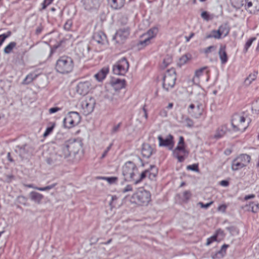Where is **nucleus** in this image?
Listing matches in <instances>:
<instances>
[{
    "mask_svg": "<svg viewBox=\"0 0 259 259\" xmlns=\"http://www.w3.org/2000/svg\"><path fill=\"white\" fill-rule=\"evenodd\" d=\"M74 68L73 59L67 55L60 56L57 59L54 65L56 72L61 74H67L72 72Z\"/></svg>",
    "mask_w": 259,
    "mask_h": 259,
    "instance_id": "1",
    "label": "nucleus"
},
{
    "mask_svg": "<svg viewBox=\"0 0 259 259\" xmlns=\"http://www.w3.org/2000/svg\"><path fill=\"white\" fill-rule=\"evenodd\" d=\"M122 173L124 180L128 182H133L137 185V180L139 178L138 168L135 163L128 161L126 162L122 167Z\"/></svg>",
    "mask_w": 259,
    "mask_h": 259,
    "instance_id": "2",
    "label": "nucleus"
},
{
    "mask_svg": "<svg viewBox=\"0 0 259 259\" xmlns=\"http://www.w3.org/2000/svg\"><path fill=\"white\" fill-rule=\"evenodd\" d=\"M151 201V195L149 191L139 189L131 197V202L138 205L147 206Z\"/></svg>",
    "mask_w": 259,
    "mask_h": 259,
    "instance_id": "3",
    "label": "nucleus"
},
{
    "mask_svg": "<svg viewBox=\"0 0 259 259\" xmlns=\"http://www.w3.org/2000/svg\"><path fill=\"white\" fill-rule=\"evenodd\" d=\"M189 154V151L186 148L184 138L180 136L178 145L173 151V155L179 162H182L188 157Z\"/></svg>",
    "mask_w": 259,
    "mask_h": 259,
    "instance_id": "4",
    "label": "nucleus"
},
{
    "mask_svg": "<svg viewBox=\"0 0 259 259\" xmlns=\"http://www.w3.org/2000/svg\"><path fill=\"white\" fill-rule=\"evenodd\" d=\"M251 156L247 154H240L233 159L231 164V168L236 171L247 166L250 162Z\"/></svg>",
    "mask_w": 259,
    "mask_h": 259,
    "instance_id": "5",
    "label": "nucleus"
},
{
    "mask_svg": "<svg viewBox=\"0 0 259 259\" xmlns=\"http://www.w3.org/2000/svg\"><path fill=\"white\" fill-rule=\"evenodd\" d=\"M232 125L235 131H244L248 126L249 122L246 121L245 117L241 114H235L232 119Z\"/></svg>",
    "mask_w": 259,
    "mask_h": 259,
    "instance_id": "6",
    "label": "nucleus"
},
{
    "mask_svg": "<svg viewBox=\"0 0 259 259\" xmlns=\"http://www.w3.org/2000/svg\"><path fill=\"white\" fill-rule=\"evenodd\" d=\"M81 120V117L77 112H69L63 119V124L65 128H71L77 125Z\"/></svg>",
    "mask_w": 259,
    "mask_h": 259,
    "instance_id": "7",
    "label": "nucleus"
},
{
    "mask_svg": "<svg viewBox=\"0 0 259 259\" xmlns=\"http://www.w3.org/2000/svg\"><path fill=\"white\" fill-rule=\"evenodd\" d=\"M97 85L95 82L90 80L80 81L78 83L76 89L77 93L80 95L85 96L95 89Z\"/></svg>",
    "mask_w": 259,
    "mask_h": 259,
    "instance_id": "8",
    "label": "nucleus"
},
{
    "mask_svg": "<svg viewBox=\"0 0 259 259\" xmlns=\"http://www.w3.org/2000/svg\"><path fill=\"white\" fill-rule=\"evenodd\" d=\"M177 75L174 70H168L163 78V88L166 91L172 89L176 83Z\"/></svg>",
    "mask_w": 259,
    "mask_h": 259,
    "instance_id": "9",
    "label": "nucleus"
},
{
    "mask_svg": "<svg viewBox=\"0 0 259 259\" xmlns=\"http://www.w3.org/2000/svg\"><path fill=\"white\" fill-rule=\"evenodd\" d=\"M129 68V63L125 58L118 61L113 66V72L118 75H124Z\"/></svg>",
    "mask_w": 259,
    "mask_h": 259,
    "instance_id": "10",
    "label": "nucleus"
},
{
    "mask_svg": "<svg viewBox=\"0 0 259 259\" xmlns=\"http://www.w3.org/2000/svg\"><path fill=\"white\" fill-rule=\"evenodd\" d=\"M158 32V28L156 27H153L150 28L147 32L143 34L142 37H145L144 39L141 40L138 45L141 47H145L149 45L151 40L155 38Z\"/></svg>",
    "mask_w": 259,
    "mask_h": 259,
    "instance_id": "11",
    "label": "nucleus"
},
{
    "mask_svg": "<svg viewBox=\"0 0 259 259\" xmlns=\"http://www.w3.org/2000/svg\"><path fill=\"white\" fill-rule=\"evenodd\" d=\"M107 37L106 35L102 32H98L94 33L93 35V43L94 45L98 46V48H96L97 52L103 50V46L107 43Z\"/></svg>",
    "mask_w": 259,
    "mask_h": 259,
    "instance_id": "12",
    "label": "nucleus"
},
{
    "mask_svg": "<svg viewBox=\"0 0 259 259\" xmlns=\"http://www.w3.org/2000/svg\"><path fill=\"white\" fill-rule=\"evenodd\" d=\"M79 149V144L75 140H68L63 147V150L65 152L64 156L65 157H68L71 153H75L77 152Z\"/></svg>",
    "mask_w": 259,
    "mask_h": 259,
    "instance_id": "13",
    "label": "nucleus"
},
{
    "mask_svg": "<svg viewBox=\"0 0 259 259\" xmlns=\"http://www.w3.org/2000/svg\"><path fill=\"white\" fill-rule=\"evenodd\" d=\"M242 5L250 14H255L259 12V0H245Z\"/></svg>",
    "mask_w": 259,
    "mask_h": 259,
    "instance_id": "14",
    "label": "nucleus"
},
{
    "mask_svg": "<svg viewBox=\"0 0 259 259\" xmlns=\"http://www.w3.org/2000/svg\"><path fill=\"white\" fill-rule=\"evenodd\" d=\"M157 174V169L154 166H151L150 168L143 171L140 175L138 180H137L136 183H140L146 177H148L149 179L153 180L155 178Z\"/></svg>",
    "mask_w": 259,
    "mask_h": 259,
    "instance_id": "15",
    "label": "nucleus"
},
{
    "mask_svg": "<svg viewBox=\"0 0 259 259\" xmlns=\"http://www.w3.org/2000/svg\"><path fill=\"white\" fill-rule=\"evenodd\" d=\"M95 104V100L92 98L82 101L81 102V109L83 113L85 115H88L92 112Z\"/></svg>",
    "mask_w": 259,
    "mask_h": 259,
    "instance_id": "16",
    "label": "nucleus"
},
{
    "mask_svg": "<svg viewBox=\"0 0 259 259\" xmlns=\"http://www.w3.org/2000/svg\"><path fill=\"white\" fill-rule=\"evenodd\" d=\"M130 35V30L128 27L119 29L114 35V39L118 43H122L126 40Z\"/></svg>",
    "mask_w": 259,
    "mask_h": 259,
    "instance_id": "17",
    "label": "nucleus"
},
{
    "mask_svg": "<svg viewBox=\"0 0 259 259\" xmlns=\"http://www.w3.org/2000/svg\"><path fill=\"white\" fill-rule=\"evenodd\" d=\"M42 71L38 68L29 73L22 81L23 85H28L33 82L36 78L42 74Z\"/></svg>",
    "mask_w": 259,
    "mask_h": 259,
    "instance_id": "18",
    "label": "nucleus"
},
{
    "mask_svg": "<svg viewBox=\"0 0 259 259\" xmlns=\"http://www.w3.org/2000/svg\"><path fill=\"white\" fill-rule=\"evenodd\" d=\"M199 104H191L188 108V113L194 118L200 117L203 113V109L201 108Z\"/></svg>",
    "mask_w": 259,
    "mask_h": 259,
    "instance_id": "19",
    "label": "nucleus"
},
{
    "mask_svg": "<svg viewBox=\"0 0 259 259\" xmlns=\"http://www.w3.org/2000/svg\"><path fill=\"white\" fill-rule=\"evenodd\" d=\"M110 84L115 91H118L125 87L126 81L124 79L113 78L110 81Z\"/></svg>",
    "mask_w": 259,
    "mask_h": 259,
    "instance_id": "20",
    "label": "nucleus"
},
{
    "mask_svg": "<svg viewBox=\"0 0 259 259\" xmlns=\"http://www.w3.org/2000/svg\"><path fill=\"white\" fill-rule=\"evenodd\" d=\"M157 139L159 146L172 147L174 146V137L171 135H168L165 139H163L161 136H159Z\"/></svg>",
    "mask_w": 259,
    "mask_h": 259,
    "instance_id": "21",
    "label": "nucleus"
},
{
    "mask_svg": "<svg viewBox=\"0 0 259 259\" xmlns=\"http://www.w3.org/2000/svg\"><path fill=\"white\" fill-rule=\"evenodd\" d=\"M109 72V68L108 66L101 68L96 74L94 75L95 78L99 82H102L105 79Z\"/></svg>",
    "mask_w": 259,
    "mask_h": 259,
    "instance_id": "22",
    "label": "nucleus"
},
{
    "mask_svg": "<svg viewBox=\"0 0 259 259\" xmlns=\"http://www.w3.org/2000/svg\"><path fill=\"white\" fill-rule=\"evenodd\" d=\"M154 152L152 147L148 144H144L142 146L141 154L143 157H150Z\"/></svg>",
    "mask_w": 259,
    "mask_h": 259,
    "instance_id": "23",
    "label": "nucleus"
},
{
    "mask_svg": "<svg viewBox=\"0 0 259 259\" xmlns=\"http://www.w3.org/2000/svg\"><path fill=\"white\" fill-rule=\"evenodd\" d=\"M108 2L112 9L119 10L124 6L125 0H108Z\"/></svg>",
    "mask_w": 259,
    "mask_h": 259,
    "instance_id": "24",
    "label": "nucleus"
},
{
    "mask_svg": "<svg viewBox=\"0 0 259 259\" xmlns=\"http://www.w3.org/2000/svg\"><path fill=\"white\" fill-rule=\"evenodd\" d=\"M230 30L231 28L227 23L221 24L218 28L221 38L228 36Z\"/></svg>",
    "mask_w": 259,
    "mask_h": 259,
    "instance_id": "25",
    "label": "nucleus"
},
{
    "mask_svg": "<svg viewBox=\"0 0 259 259\" xmlns=\"http://www.w3.org/2000/svg\"><path fill=\"white\" fill-rule=\"evenodd\" d=\"M219 55L222 64H225L228 61V56L226 51V46L221 47L219 52Z\"/></svg>",
    "mask_w": 259,
    "mask_h": 259,
    "instance_id": "26",
    "label": "nucleus"
},
{
    "mask_svg": "<svg viewBox=\"0 0 259 259\" xmlns=\"http://www.w3.org/2000/svg\"><path fill=\"white\" fill-rule=\"evenodd\" d=\"M227 126L224 125L219 127L216 131L214 138L219 139L222 138L226 134Z\"/></svg>",
    "mask_w": 259,
    "mask_h": 259,
    "instance_id": "27",
    "label": "nucleus"
},
{
    "mask_svg": "<svg viewBox=\"0 0 259 259\" xmlns=\"http://www.w3.org/2000/svg\"><path fill=\"white\" fill-rule=\"evenodd\" d=\"M220 233L223 234V231H221L220 229L217 230L213 236L207 239L206 245L208 246L212 242L218 241L217 238Z\"/></svg>",
    "mask_w": 259,
    "mask_h": 259,
    "instance_id": "28",
    "label": "nucleus"
},
{
    "mask_svg": "<svg viewBox=\"0 0 259 259\" xmlns=\"http://www.w3.org/2000/svg\"><path fill=\"white\" fill-rule=\"evenodd\" d=\"M30 197L31 200L39 203L42 199L44 196L42 194L36 192H31L30 193Z\"/></svg>",
    "mask_w": 259,
    "mask_h": 259,
    "instance_id": "29",
    "label": "nucleus"
},
{
    "mask_svg": "<svg viewBox=\"0 0 259 259\" xmlns=\"http://www.w3.org/2000/svg\"><path fill=\"white\" fill-rule=\"evenodd\" d=\"M191 59V56L190 54H186L182 56L179 60L178 65L180 66H182L186 64Z\"/></svg>",
    "mask_w": 259,
    "mask_h": 259,
    "instance_id": "30",
    "label": "nucleus"
},
{
    "mask_svg": "<svg viewBox=\"0 0 259 259\" xmlns=\"http://www.w3.org/2000/svg\"><path fill=\"white\" fill-rule=\"evenodd\" d=\"M213 38L215 39H221V35L219 31L218 30H212L210 34H208L205 36V39Z\"/></svg>",
    "mask_w": 259,
    "mask_h": 259,
    "instance_id": "31",
    "label": "nucleus"
},
{
    "mask_svg": "<svg viewBox=\"0 0 259 259\" xmlns=\"http://www.w3.org/2000/svg\"><path fill=\"white\" fill-rule=\"evenodd\" d=\"M256 39V38L255 37H252L251 38H249L245 42L244 48H243V52L244 53H246L249 48L251 47L253 41H254Z\"/></svg>",
    "mask_w": 259,
    "mask_h": 259,
    "instance_id": "32",
    "label": "nucleus"
},
{
    "mask_svg": "<svg viewBox=\"0 0 259 259\" xmlns=\"http://www.w3.org/2000/svg\"><path fill=\"white\" fill-rule=\"evenodd\" d=\"M204 73L207 74L209 73V71L207 70L206 67H203L196 70L195 72V77L199 78L200 76L203 75Z\"/></svg>",
    "mask_w": 259,
    "mask_h": 259,
    "instance_id": "33",
    "label": "nucleus"
},
{
    "mask_svg": "<svg viewBox=\"0 0 259 259\" xmlns=\"http://www.w3.org/2000/svg\"><path fill=\"white\" fill-rule=\"evenodd\" d=\"M16 46V43L14 41L10 42L4 49L5 54H8L12 52V50Z\"/></svg>",
    "mask_w": 259,
    "mask_h": 259,
    "instance_id": "34",
    "label": "nucleus"
},
{
    "mask_svg": "<svg viewBox=\"0 0 259 259\" xmlns=\"http://www.w3.org/2000/svg\"><path fill=\"white\" fill-rule=\"evenodd\" d=\"M201 17L203 20L207 21L212 20L214 18L213 15L210 14L206 11L202 12L201 14Z\"/></svg>",
    "mask_w": 259,
    "mask_h": 259,
    "instance_id": "35",
    "label": "nucleus"
},
{
    "mask_svg": "<svg viewBox=\"0 0 259 259\" xmlns=\"http://www.w3.org/2000/svg\"><path fill=\"white\" fill-rule=\"evenodd\" d=\"M257 74H258L257 71H254L253 72L251 73L248 75V76L246 79V81H248L249 83H250L253 81H254L256 79Z\"/></svg>",
    "mask_w": 259,
    "mask_h": 259,
    "instance_id": "36",
    "label": "nucleus"
},
{
    "mask_svg": "<svg viewBox=\"0 0 259 259\" xmlns=\"http://www.w3.org/2000/svg\"><path fill=\"white\" fill-rule=\"evenodd\" d=\"M51 124V126L50 127H48L47 129L46 130V131L45 132L43 136L44 137H47L50 134H51L54 128V127L56 126V123L55 122H51L50 123Z\"/></svg>",
    "mask_w": 259,
    "mask_h": 259,
    "instance_id": "37",
    "label": "nucleus"
},
{
    "mask_svg": "<svg viewBox=\"0 0 259 259\" xmlns=\"http://www.w3.org/2000/svg\"><path fill=\"white\" fill-rule=\"evenodd\" d=\"M100 179L106 181L109 184L115 183L118 180L117 177H100Z\"/></svg>",
    "mask_w": 259,
    "mask_h": 259,
    "instance_id": "38",
    "label": "nucleus"
},
{
    "mask_svg": "<svg viewBox=\"0 0 259 259\" xmlns=\"http://www.w3.org/2000/svg\"><path fill=\"white\" fill-rule=\"evenodd\" d=\"M26 186L28 188H33L34 189L38 190L39 191H46V190H48L52 189L55 186V185L48 186L43 187V188L33 187L31 184L27 185Z\"/></svg>",
    "mask_w": 259,
    "mask_h": 259,
    "instance_id": "39",
    "label": "nucleus"
},
{
    "mask_svg": "<svg viewBox=\"0 0 259 259\" xmlns=\"http://www.w3.org/2000/svg\"><path fill=\"white\" fill-rule=\"evenodd\" d=\"M172 62V58L168 56H166L163 60L162 65L164 67H166Z\"/></svg>",
    "mask_w": 259,
    "mask_h": 259,
    "instance_id": "40",
    "label": "nucleus"
},
{
    "mask_svg": "<svg viewBox=\"0 0 259 259\" xmlns=\"http://www.w3.org/2000/svg\"><path fill=\"white\" fill-rule=\"evenodd\" d=\"M11 34V32L9 31L7 33H4L0 35V47L3 45L5 39L9 37Z\"/></svg>",
    "mask_w": 259,
    "mask_h": 259,
    "instance_id": "41",
    "label": "nucleus"
},
{
    "mask_svg": "<svg viewBox=\"0 0 259 259\" xmlns=\"http://www.w3.org/2000/svg\"><path fill=\"white\" fill-rule=\"evenodd\" d=\"M187 169L199 172L198 164L195 163L192 165H189L187 166Z\"/></svg>",
    "mask_w": 259,
    "mask_h": 259,
    "instance_id": "42",
    "label": "nucleus"
},
{
    "mask_svg": "<svg viewBox=\"0 0 259 259\" xmlns=\"http://www.w3.org/2000/svg\"><path fill=\"white\" fill-rule=\"evenodd\" d=\"M54 0H44L43 2L41 4L42 8L41 10H45L46 8L50 5L53 2Z\"/></svg>",
    "mask_w": 259,
    "mask_h": 259,
    "instance_id": "43",
    "label": "nucleus"
},
{
    "mask_svg": "<svg viewBox=\"0 0 259 259\" xmlns=\"http://www.w3.org/2000/svg\"><path fill=\"white\" fill-rule=\"evenodd\" d=\"M229 247V245H227V244H224L222 247H221V250L218 251V252L217 253H219V254H222V257L224 256L225 255V254L226 253V249L227 248Z\"/></svg>",
    "mask_w": 259,
    "mask_h": 259,
    "instance_id": "44",
    "label": "nucleus"
},
{
    "mask_svg": "<svg viewBox=\"0 0 259 259\" xmlns=\"http://www.w3.org/2000/svg\"><path fill=\"white\" fill-rule=\"evenodd\" d=\"M215 47L213 46H209L203 50V53L206 55H208L209 53H210L213 50H215Z\"/></svg>",
    "mask_w": 259,
    "mask_h": 259,
    "instance_id": "45",
    "label": "nucleus"
},
{
    "mask_svg": "<svg viewBox=\"0 0 259 259\" xmlns=\"http://www.w3.org/2000/svg\"><path fill=\"white\" fill-rule=\"evenodd\" d=\"M228 207V205L225 204H223L219 205L218 207V211L222 212L223 213H225L226 211V209Z\"/></svg>",
    "mask_w": 259,
    "mask_h": 259,
    "instance_id": "46",
    "label": "nucleus"
},
{
    "mask_svg": "<svg viewBox=\"0 0 259 259\" xmlns=\"http://www.w3.org/2000/svg\"><path fill=\"white\" fill-rule=\"evenodd\" d=\"M185 125L188 127H192L193 126L194 122L193 120L189 118L185 119Z\"/></svg>",
    "mask_w": 259,
    "mask_h": 259,
    "instance_id": "47",
    "label": "nucleus"
},
{
    "mask_svg": "<svg viewBox=\"0 0 259 259\" xmlns=\"http://www.w3.org/2000/svg\"><path fill=\"white\" fill-rule=\"evenodd\" d=\"M72 26V22L70 20H67L64 24V28L65 30H69Z\"/></svg>",
    "mask_w": 259,
    "mask_h": 259,
    "instance_id": "48",
    "label": "nucleus"
},
{
    "mask_svg": "<svg viewBox=\"0 0 259 259\" xmlns=\"http://www.w3.org/2000/svg\"><path fill=\"white\" fill-rule=\"evenodd\" d=\"M133 187L131 185H127L125 186V188H124L122 190L121 192L123 193H125L127 192L132 191H133Z\"/></svg>",
    "mask_w": 259,
    "mask_h": 259,
    "instance_id": "49",
    "label": "nucleus"
},
{
    "mask_svg": "<svg viewBox=\"0 0 259 259\" xmlns=\"http://www.w3.org/2000/svg\"><path fill=\"white\" fill-rule=\"evenodd\" d=\"M213 203V201H211L209 202V203H207L206 204H204L203 203L200 202H199L198 204L201 206L202 208H207L208 207H209L211 204H212Z\"/></svg>",
    "mask_w": 259,
    "mask_h": 259,
    "instance_id": "50",
    "label": "nucleus"
},
{
    "mask_svg": "<svg viewBox=\"0 0 259 259\" xmlns=\"http://www.w3.org/2000/svg\"><path fill=\"white\" fill-rule=\"evenodd\" d=\"M60 109H61L59 107H53V108H51L49 109V112L50 114H53V113H54L55 112L59 111V110H60Z\"/></svg>",
    "mask_w": 259,
    "mask_h": 259,
    "instance_id": "51",
    "label": "nucleus"
},
{
    "mask_svg": "<svg viewBox=\"0 0 259 259\" xmlns=\"http://www.w3.org/2000/svg\"><path fill=\"white\" fill-rule=\"evenodd\" d=\"M159 115L163 117H166L167 116V112L165 109H161L159 112Z\"/></svg>",
    "mask_w": 259,
    "mask_h": 259,
    "instance_id": "52",
    "label": "nucleus"
},
{
    "mask_svg": "<svg viewBox=\"0 0 259 259\" xmlns=\"http://www.w3.org/2000/svg\"><path fill=\"white\" fill-rule=\"evenodd\" d=\"M184 197L186 199L188 200L190 198L191 196V194L189 191H185L183 193Z\"/></svg>",
    "mask_w": 259,
    "mask_h": 259,
    "instance_id": "53",
    "label": "nucleus"
},
{
    "mask_svg": "<svg viewBox=\"0 0 259 259\" xmlns=\"http://www.w3.org/2000/svg\"><path fill=\"white\" fill-rule=\"evenodd\" d=\"M194 35H195V34L194 32H191L190 33V34L189 35V36H186L185 37L186 41L189 42L190 41V40L194 36Z\"/></svg>",
    "mask_w": 259,
    "mask_h": 259,
    "instance_id": "54",
    "label": "nucleus"
},
{
    "mask_svg": "<svg viewBox=\"0 0 259 259\" xmlns=\"http://www.w3.org/2000/svg\"><path fill=\"white\" fill-rule=\"evenodd\" d=\"M220 185L224 187H227L229 185V182L226 180H223L220 182Z\"/></svg>",
    "mask_w": 259,
    "mask_h": 259,
    "instance_id": "55",
    "label": "nucleus"
},
{
    "mask_svg": "<svg viewBox=\"0 0 259 259\" xmlns=\"http://www.w3.org/2000/svg\"><path fill=\"white\" fill-rule=\"evenodd\" d=\"M254 197H255L254 194H250V195H248L245 196L244 197V199L245 200H247L250 199L254 198Z\"/></svg>",
    "mask_w": 259,
    "mask_h": 259,
    "instance_id": "56",
    "label": "nucleus"
},
{
    "mask_svg": "<svg viewBox=\"0 0 259 259\" xmlns=\"http://www.w3.org/2000/svg\"><path fill=\"white\" fill-rule=\"evenodd\" d=\"M110 148H111V145L109 146V147H108L107 148V149H106V150L104 152V153H103L102 156V158H104V157L106 156V155L108 153V151L110 150Z\"/></svg>",
    "mask_w": 259,
    "mask_h": 259,
    "instance_id": "57",
    "label": "nucleus"
},
{
    "mask_svg": "<svg viewBox=\"0 0 259 259\" xmlns=\"http://www.w3.org/2000/svg\"><path fill=\"white\" fill-rule=\"evenodd\" d=\"M120 126H121V123H119L118 124H117L116 125L114 126L113 127V131L114 132L117 131L119 129V128L120 127Z\"/></svg>",
    "mask_w": 259,
    "mask_h": 259,
    "instance_id": "58",
    "label": "nucleus"
},
{
    "mask_svg": "<svg viewBox=\"0 0 259 259\" xmlns=\"http://www.w3.org/2000/svg\"><path fill=\"white\" fill-rule=\"evenodd\" d=\"M117 197L116 196H112V199H111V201L110 202V205L112 206L114 201L115 200H117Z\"/></svg>",
    "mask_w": 259,
    "mask_h": 259,
    "instance_id": "59",
    "label": "nucleus"
},
{
    "mask_svg": "<svg viewBox=\"0 0 259 259\" xmlns=\"http://www.w3.org/2000/svg\"><path fill=\"white\" fill-rule=\"evenodd\" d=\"M174 104L172 103H170L168 104V106H167V109H171L173 107Z\"/></svg>",
    "mask_w": 259,
    "mask_h": 259,
    "instance_id": "60",
    "label": "nucleus"
},
{
    "mask_svg": "<svg viewBox=\"0 0 259 259\" xmlns=\"http://www.w3.org/2000/svg\"><path fill=\"white\" fill-rule=\"evenodd\" d=\"M8 159H9V161H13L12 159L10 157V153H8Z\"/></svg>",
    "mask_w": 259,
    "mask_h": 259,
    "instance_id": "61",
    "label": "nucleus"
},
{
    "mask_svg": "<svg viewBox=\"0 0 259 259\" xmlns=\"http://www.w3.org/2000/svg\"><path fill=\"white\" fill-rule=\"evenodd\" d=\"M111 241H112V239H110L106 243H105V244H108L110 243H111Z\"/></svg>",
    "mask_w": 259,
    "mask_h": 259,
    "instance_id": "62",
    "label": "nucleus"
},
{
    "mask_svg": "<svg viewBox=\"0 0 259 259\" xmlns=\"http://www.w3.org/2000/svg\"><path fill=\"white\" fill-rule=\"evenodd\" d=\"M231 153V150H228V151H225V153H226V154H230V153Z\"/></svg>",
    "mask_w": 259,
    "mask_h": 259,
    "instance_id": "63",
    "label": "nucleus"
},
{
    "mask_svg": "<svg viewBox=\"0 0 259 259\" xmlns=\"http://www.w3.org/2000/svg\"><path fill=\"white\" fill-rule=\"evenodd\" d=\"M256 50L258 52H259V42H258V44H257V47L256 48Z\"/></svg>",
    "mask_w": 259,
    "mask_h": 259,
    "instance_id": "64",
    "label": "nucleus"
}]
</instances>
